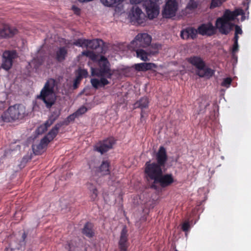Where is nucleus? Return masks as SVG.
Listing matches in <instances>:
<instances>
[{
  "label": "nucleus",
  "mask_w": 251,
  "mask_h": 251,
  "mask_svg": "<svg viewBox=\"0 0 251 251\" xmlns=\"http://www.w3.org/2000/svg\"><path fill=\"white\" fill-rule=\"evenodd\" d=\"M164 167L155 162H147L145 165V174L147 180L151 182L150 187L155 190L159 187H166L174 181L173 175L171 174L163 175Z\"/></svg>",
  "instance_id": "1"
},
{
  "label": "nucleus",
  "mask_w": 251,
  "mask_h": 251,
  "mask_svg": "<svg viewBox=\"0 0 251 251\" xmlns=\"http://www.w3.org/2000/svg\"><path fill=\"white\" fill-rule=\"evenodd\" d=\"M99 68H91V74L98 78L91 79V83L93 87L98 89L103 87L110 84L109 79H111L114 74V71L110 69V63L104 56H100L98 62Z\"/></svg>",
  "instance_id": "2"
},
{
  "label": "nucleus",
  "mask_w": 251,
  "mask_h": 251,
  "mask_svg": "<svg viewBox=\"0 0 251 251\" xmlns=\"http://www.w3.org/2000/svg\"><path fill=\"white\" fill-rule=\"evenodd\" d=\"M245 13L242 9H236L233 11L226 10L222 17L218 18L216 21L215 25L216 29L222 34L227 35L232 30L235 25L231 23L235 18L241 15V21L245 20Z\"/></svg>",
  "instance_id": "3"
},
{
  "label": "nucleus",
  "mask_w": 251,
  "mask_h": 251,
  "mask_svg": "<svg viewBox=\"0 0 251 251\" xmlns=\"http://www.w3.org/2000/svg\"><path fill=\"white\" fill-rule=\"evenodd\" d=\"M57 85L56 80L53 78L49 79L42 89L37 98L45 103L48 108H50L55 102L56 96L55 93V87Z\"/></svg>",
  "instance_id": "4"
},
{
  "label": "nucleus",
  "mask_w": 251,
  "mask_h": 251,
  "mask_svg": "<svg viewBox=\"0 0 251 251\" xmlns=\"http://www.w3.org/2000/svg\"><path fill=\"white\" fill-rule=\"evenodd\" d=\"M27 115L25 107L22 104H15L10 106L1 115L4 122H9L18 119H23Z\"/></svg>",
  "instance_id": "5"
},
{
  "label": "nucleus",
  "mask_w": 251,
  "mask_h": 251,
  "mask_svg": "<svg viewBox=\"0 0 251 251\" xmlns=\"http://www.w3.org/2000/svg\"><path fill=\"white\" fill-rule=\"evenodd\" d=\"M61 124H57L40 141L39 144L33 145V151L35 154H40L43 152L48 144L56 136L61 126Z\"/></svg>",
  "instance_id": "6"
},
{
  "label": "nucleus",
  "mask_w": 251,
  "mask_h": 251,
  "mask_svg": "<svg viewBox=\"0 0 251 251\" xmlns=\"http://www.w3.org/2000/svg\"><path fill=\"white\" fill-rule=\"evenodd\" d=\"M188 61L197 69V75L200 77H210L214 74V71L207 67L202 59L198 56L188 58Z\"/></svg>",
  "instance_id": "7"
},
{
  "label": "nucleus",
  "mask_w": 251,
  "mask_h": 251,
  "mask_svg": "<svg viewBox=\"0 0 251 251\" xmlns=\"http://www.w3.org/2000/svg\"><path fill=\"white\" fill-rule=\"evenodd\" d=\"M151 37L147 33H139L128 45L129 50H136L140 48H146L151 43Z\"/></svg>",
  "instance_id": "8"
},
{
  "label": "nucleus",
  "mask_w": 251,
  "mask_h": 251,
  "mask_svg": "<svg viewBox=\"0 0 251 251\" xmlns=\"http://www.w3.org/2000/svg\"><path fill=\"white\" fill-rule=\"evenodd\" d=\"M130 21L134 25H143L147 17L141 9L138 7H133L129 14Z\"/></svg>",
  "instance_id": "9"
},
{
  "label": "nucleus",
  "mask_w": 251,
  "mask_h": 251,
  "mask_svg": "<svg viewBox=\"0 0 251 251\" xmlns=\"http://www.w3.org/2000/svg\"><path fill=\"white\" fill-rule=\"evenodd\" d=\"M144 6L150 19H152L158 15L159 8L156 2L151 0H147L144 2Z\"/></svg>",
  "instance_id": "10"
},
{
  "label": "nucleus",
  "mask_w": 251,
  "mask_h": 251,
  "mask_svg": "<svg viewBox=\"0 0 251 251\" xmlns=\"http://www.w3.org/2000/svg\"><path fill=\"white\" fill-rule=\"evenodd\" d=\"M18 33V30L14 27L0 22V38H11Z\"/></svg>",
  "instance_id": "11"
},
{
  "label": "nucleus",
  "mask_w": 251,
  "mask_h": 251,
  "mask_svg": "<svg viewBox=\"0 0 251 251\" xmlns=\"http://www.w3.org/2000/svg\"><path fill=\"white\" fill-rule=\"evenodd\" d=\"M17 53L15 50H7L3 53L2 67L6 70H9L12 67L13 60L17 57Z\"/></svg>",
  "instance_id": "12"
},
{
  "label": "nucleus",
  "mask_w": 251,
  "mask_h": 251,
  "mask_svg": "<svg viewBox=\"0 0 251 251\" xmlns=\"http://www.w3.org/2000/svg\"><path fill=\"white\" fill-rule=\"evenodd\" d=\"M177 10V3L176 0H168L162 12L163 16L166 18L174 17Z\"/></svg>",
  "instance_id": "13"
},
{
  "label": "nucleus",
  "mask_w": 251,
  "mask_h": 251,
  "mask_svg": "<svg viewBox=\"0 0 251 251\" xmlns=\"http://www.w3.org/2000/svg\"><path fill=\"white\" fill-rule=\"evenodd\" d=\"M115 140L113 138H107L101 142L97 143L95 146V150L103 154L111 149L114 144Z\"/></svg>",
  "instance_id": "14"
},
{
  "label": "nucleus",
  "mask_w": 251,
  "mask_h": 251,
  "mask_svg": "<svg viewBox=\"0 0 251 251\" xmlns=\"http://www.w3.org/2000/svg\"><path fill=\"white\" fill-rule=\"evenodd\" d=\"M216 31V27H215L211 23L203 24L198 28V32L201 35H207L211 36L214 34Z\"/></svg>",
  "instance_id": "15"
},
{
  "label": "nucleus",
  "mask_w": 251,
  "mask_h": 251,
  "mask_svg": "<svg viewBox=\"0 0 251 251\" xmlns=\"http://www.w3.org/2000/svg\"><path fill=\"white\" fill-rule=\"evenodd\" d=\"M156 164L164 168L167 160V155L165 149L160 147L156 154Z\"/></svg>",
  "instance_id": "16"
},
{
  "label": "nucleus",
  "mask_w": 251,
  "mask_h": 251,
  "mask_svg": "<svg viewBox=\"0 0 251 251\" xmlns=\"http://www.w3.org/2000/svg\"><path fill=\"white\" fill-rule=\"evenodd\" d=\"M95 173L100 176H104L109 174V163L107 161H103L101 164L95 168Z\"/></svg>",
  "instance_id": "17"
},
{
  "label": "nucleus",
  "mask_w": 251,
  "mask_h": 251,
  "mask_svg": "<svg viewBox=\"0 0 251 251\" xmlns=\"http://www.w3.org/2000/svg\"><path fill=\"white\" fill-rule=\"evenodd\" d=\"M198 31L193 27H188L181 31L180 36L183 39H194L197 35Z\"/></svg>",
  "instance_id": "18"
},
{
  "label": "nucleus",
  "mask_w": 251,
  "mask_h": 251,
  "mask_svg": "<svg viewBox=\"0 0 251 251\" xmlns=\"http://www.w3.org/2000/svg\"><path fill=\"white\" fill-rule=\"evenodd\" d=\"M69 251H83L82 242L78 239L71 241L67 245Z\"/></svg>",
  "instance_id": "19"
},
{
  "label": "nucleus",
  "mask_w": 251,
  "mask_h": 251,
  "mask_svg": "<svg viewBox=\"0 0 251 251\" xmlns=\"http://www.w3.org/2000/svg\"><path fill=\"white\" fill-rule=\"evenodd\" d=\"M127 236V231L126 228H124L121 233L120 239L119 242L120 251H126Z\"/></svg>",
  "instance_id": "20"
},
{
  "label": "nucleus",
  "mask_w": 251,
  "mask_h": 251,
  "mask_svg": "<svg viewBox=\"0 0 251 251\" xmlns=\"http://www.w3.org/2000/svg\"><path fill=\"white\" fill-rule=\"evenodd\" d=\"M157 68V65L152 63H140L135 64L134 68L137 71L146 72Z\"/></svg>",
  "instance_id": "21"
},
{
  "label": "nucleus",
  "mask_w": 251,
  "mask_h": 251,
  "mask_svg": "<svg viewBox=\"0 0 251 251\" xmlns=\"http://www.w3.org/2000/svg\"><path fill=\"white\" fill-rule=\"evenodd\" d=\"M149 100L147 97H143L140 99L138 101L134 103V108H140L141 109V120L144 117V113L143 111V109L147 108L149 105Z\"/></svg>",
  "instance_id": "22"
},
{
  "label": "nucleus",
  "mask_w": 251,
  "mask_h": 251,
  "mask_svg": "<svg viewBox=\"0 0 251 251\" xmlns=\"http://www.w3.org/2000/svg\"><path fill=\"white\" fill-rule=\"evenodd\" d=\"M135 50L136 53V56L138 58H140L143 61H146L149 60L148 58V55L149 54H154L157 53V51H153L152 52H147L144 50L140 49H137L136 50Z\"/></svg>",
  "instance_id": "23"
},
{
  "label": "nucleus",
  "mask_w": 251,
  "mask_h": 251,
  "mask_svg": "<svg viewBox=\"0 0 251 251\" xmlns=\"http://www.w3.org/2000/svg\"><path fill=\"white\" fill-rule=\"evenodd\" d=\"M68 50L66 47H63L59 48L55 53V58L56 60L60 62L63 61L65 59Z\"/></svg>",
  "instance_id": "24"
},
{
  "label": "nucleus",
  "mask_w": 251,
  "mask_h": 251,
  "mask_svg": "<svg viewBox=\"0 0 251 251\" xmlns=\"http://www.w3.org/2000/svg\"><path fill=\"white\" fill-rule=\"evenodd\" d=\"M82 233L89 238L93 237L94 233L93 230L92 225L89 223H86L82 229Z\"/></svg>",
  "instance_id": "25"
},
{
  "label": "nucleus",
  "mask_w": 251,
  "mask_h": 251,
  "mask_svg": "<svg viewBox=\"0 0 251 251\" xmlns=\"http://www.w3.org/2000/svg\"><path fill=\"white\" fill-rule=\"evenodd\" d=\"M102 41L100 39H96L93 40H88L87 44V48H90L91 49H96L99 48Z\"/></svg>",
  "instance_id": "26"
},
{
  "label": "nucleus",
  "mask_w": 251,
  "mask_h": 251,
  "mask_svg": "<svg viewBox=\"0 0 251 251\" xmlns=\"http://www.w3.org/2000/svg\"><path fill=\"white\" fill-rule=\"evenodd\" d=\"M87 187L91 193V199L93 200H95L98 196V190L95 187V186H94L91 183H88Z\"/></svg>",
  "instance_id": "27"
},
{
  "label": "nucleus",
  "mask_w": 251,
  "mask_h": 251,
  "mask_svg": "<svg viewBox=\"0 0 251 251\" xmlns=\"http://www.w3.org/2000/svg\"><path fill=\"white\" fill-rule=\"evenodd\" d=\"M87 42L88 39L80 38L75 40L73 44L76 46L80 47L82 48H86Z\"/></svg>",
  "instance_id": "28"
},
{
  "label": "nucleus",
  "mask_w": 251,
  "mask_h": 251,
  "mask_svg": "<svg viewBox=\"0 0 251 251\" xmlns=\"http://www.w3.org/2000/svg\"><path fill=\"white\" fill-rule=\"evenodd\" d=\"M124 0H100L101 2L105 6L111 7L117 3L123 1Z\"/></svg>",
  "instance_id": "29"
},
{
  "label": "nucleus",
  "mask_w": 251,
  "mask_h": 251,
  "mask_svg": "<svg viewBox=\"0 0 251 251\" xmlns=\"http://www.w3.org/2000/svg\"><path fill=\"white\" fill-rule=\"evenodd\" d=\"M82 54L87 57H88L93 61H96L98 58V55L92 51H84L82 52Z\"/></svg>",
  "instance_id": "30"
},
{
  "label": "nucleus",
  "mask_w": 251,
  "mask_h": 251,
  "mask_svg": "<svg viewBox=\"0 0 251 251\" xmlns=\"http://www.w3.org/2000/svg\"><path fill=\"white\" fill-rule=\"evenodd\" d=\"M78 75L76 76L77 79H81L83 77H86L88 75V72L86 70L79 69L77 71Z\"/></svg>",
  "instance_id": "31"
},
{
  "label": "nucleus",
  "mask_w": 251,
  "mask_h": 251,
  "mask_svg": "<svg viewBox=\"0 0 251 251\" xmlns=\"http://www.w3.org/2000/svg\"><path fill=\"white\" fill-rule=\"evenodd\" d=\"M226 0H212L210 4V8H214L217 7H219Z\"/></svg>",
  "instance_id": "32"
},
{
  "label": "nucleus",
  "mask_w": 251,
  "mask_h": 251,
  "mask_svg": "<svg viewBox=\"0 0 251 251\" xmlns=\"http://www.w3.org/2000/svg\"><path fill=\"white\" fill-rule=\"evenodd\" d=\"M198 6V3L194 0H190L187 5V8L189 10H194Z\"/></svg>",
  "instance_id": "33"
},
{
  "label": "nucleus",
  "mask_w": 251,
  "mask_h": 251,
  "mask_svg": "<svg viewBox=\"0 0 251 251\" xmlns=\"http://www.w3.org/2000/svg\"><path fill=\"white\" fill-rule=\"evenodd\" d=\"M231 81L232 79L230 78L227 77L223 80L221 85L223 86L228 87L231 84Z\"/></svg>",
  "instance_id": "34"
},
{
  "label": "nucleus",
  "mask_w": 251,
  "mask_h": 251,
  "mask_svg": "<svg viewBox=\"0 0 251 251\" xmlns=\"http://www.w3.org/2000/svg\"><path fill=\"white\" fill-rule=\"evenodd\" d=\"M87 111V109L86 107L85 106H82L75 112V114L77 115L78 116H79L84 114Z\"/></svg>",
  "instance_id": "35"
},
{
  "label": "nucleus",
  "mask_w": 251,
  "mask_h": 251,
  "mask_svg": "<svg viewBox=\"0 0 251 251\" xmlns=\"http://www.w3.org/2000/svg\"><path fill=\"white\" fill-rule=\"evenodd\" d=\"M54 118H50L44 124H43L44 126H46V129H48V128L55 121Z\"/></svg>",
  "instance_id": "36"
},
{
  "label": "nucleus",
  "mask_w": 251,
  "mask_h": 251,
  "mask_svg": "<svg viewBox=\"0 0 251 251\" xmlns=\"http://www.w3.org/2000/svg\"><path fill=\"white\" fill-rule=\"evenodd\" d=\"M47 129H46V126H44L43 125H41L37 129V132L38 134H42L45 132Z\"/></svg>",
  "instance_id": "37"
},
{
  "label": "nucleus",
  "mask_w": 251,
  "mask_h": 251,
  "mask_svg": "<svg viewBox=\"0 0 251 251\" xmlns=\"http://www.w3.org/2000/svg\"><path fill=\"white\" fill-rule=\"evenodd\" d=\"M238 50V42H234V44L232 47V53L233 55Z\"/></svg>",
  "instance_id": "38"
},
{
  "label": "nucleus",
  "mask_w": 251,
  "mask_h": 251,
  "mask_svg": "<svg viewBox=\"0 0 251 251\" xmlns=\"http://www.w3.org/2000/svg\"><path fill=\"white\" fill-rule=\"evenodd\" d=\"M190 228V225L188 222H185L183 223L182 226V229L184 231L189 230Z\"/></svg>",
  "instance_id": "39"
},
{
  "label": "nucleus",
  "mask_w": 251,
  "mask_h": 251,
  "mask_svg": "<svg viewBox=\"0 0 251 251\" xmlns=\"http://www.w3.org/2000/svg\"><path fill=\"white\" fill-rule=\"evenodd\" d=\"M235 33L237 34H242V30L241 29V28L237 25H235Z\"/></svg>",
  "instance_id": "40"
},
{
  "label": "nucleus",
  "mask_w": 251,
  "mask_h": 251,
  "mask_svg": "<svg viewBox=\"0 0 251 251\" xmlns=\"http://www.w3.org/2000/svg\"><path fill=\"white\" fill-rule=\"evenodd\" d=\"M78 117L77 116V115L75 114V112L74 113V114H72V115H70L68 117V120L70 121H73L75 119V118H76V117Z\"/></svg>",
  "instance_id": "41"
},
{
  "label": "nucleus",
  "mask_w": 251,
  "mask_h": 251,
  "mask_svg": "<svg viewBox=\"0 0 251 251\" xmlns=\"http://www.w3.org/2000/svg\"><path fill=\"white\" fill-rule=\"evenodd\" d=\"M72 9L74 12L76 14H79L80 13V9L75 6H72Z\"/></svg>",
  "instance_id": "42"
},
{
  "label": "nucleus",
  "mask_w": 251,
  "mask_h": 251,
  "mask_svg": "<svg viewBox=\"0 0 251 251\" xmlns=\"http://www.w3.org/2000/svg\"><path fill=\"white\" fill-rule=\"evenodd\" d=\"M152 47L156 50V51H157V53L158 52L157 50H158L159 49L161 48V45L159 44H155L152 45Z\"/></svg>",
  "instance_id": "43"
},
{
  "label": "nucleus",
  "mask_w": 251,
  "mask_h": 251,
  "mask_svg": "<svg viewBox=\"0 0 251 251\" xmlns=\"http://www.w3.org/2000/svg\"><path fill=\"white\" fill-rule=\"evenodd\" d=\"M143 0H130V1L131 4H137L141 2Z\"/></svg>",
  "instance_id": "44"
},
{
  "label": "nucleus",
  "mask_w": 251,
  "mask_h": 251,
  "mask_svg": "<svg viewBox=\"0 0 251 251\" xmlns=\"http://www.w3.org/2000/svg\"><path fill=\"white\" fill-rule=\"evenodd\" d=\"M238 39H239V37L238 36V34L235 33V35L234 37V42H236V43L238 42Z\"/></svg>",
  "instance_id": "45"
},
{
  "label": "nucleus",
  "mask_w": 251,
  "mask_h": 251,
  "mask_svg": "<svg viewBox=\"0 0 251 251\" xmlns=\"http://www.w3.org/2000/svg\"><path fill=\"white\" fill-rule=\"evenodd\" d=\"M80 79H77V77L76 78V79H75V82H74V86L75 88H76V84H77V82H78Z\"/></svg>",
  "instance_id": "46"
},
{
  "label": "nucleus",
  "mask_w": 251,
  "mask_h": 251,
  "mask_svg": "<svg viewBox=\"0 0 251 251\" xmlns=\"http://www.w3.org/2000/svg\"><path fill=\"white\" fill-rule=\"evenodd\" d=\"M80 2H85L92 1V0H78Z\"/></svg>",
  "instance_id": "47"
},
{
  "label": "nucleus",
  "mask_w": 251,
  "mask_h": 251,
  "mask_svg": "<svg viewBox=\"0 0 251 251\" xmlns=\"http://www.w3.org/2000/svg\"><path fill=\"white\" fill-rule=\"evenodd\" d=\"M25 237H26L25 234V233L23 234V238L25 239Z\"/></svg>",
  "instance_id": "48"
},
{
  "label": "nucleus",
  "mask_w": 251,
  "mask_h": 251,
  "mask_svg": "<svg viewBox=\"0 0 251 251\" xmlns=\"http://www.w3.org/2000/svg\"><path fill=\"white\" fill-rule=\"evenodd\" d=\"M248 9H249V4L248 3L247 6V7L246 8V10L247 11L248 10Z\"/></svg>",
  "instance_id": "49"
},
{
  "label": "nucleus",
  "mask_w": 251,
  "mask_h": 251,
  "mask_svg": "<svg viewBox=\"0 0 251 251\" xmlns=\"http://www.w3.org/2000/svg\"><path fill=\"white\" fill-rule=\"evenodd\" d=\"M35 61V59H34V60H33L32 61V63H34Z\"/></svg>",
  "instance_id": "50"
}]
</instances>
